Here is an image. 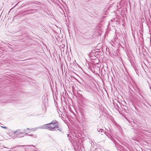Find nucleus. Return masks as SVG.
<instances>
[{
	"label": "nucleus",
	"mask_w": 151,
	"mask_h": 151,
	"mask_svg": "<svg viewBox=\"0 0 151 151\" xmlns=\"http://www.w3.org/2000/svg\"><path fill=\"white\" fill-rule=\"evenodd\" d=\"M43 128L51 131H60L58 122L56 121H53L50 123L44 125Z\"/></svg>",
	"instance_id": "obj_1"
},
{
	"label": "nucleus",
	"mask_w": 151,
	"mask_h": 151,
	"mask_svg": "<svg viewBox=\"0 0 151 151\" xmlns=\"http://www.w3.org/2000/svg\"><path fill=\"white\" fill-rule=\"evenodd\" d=\"M26 130V129L24 130V132H21L20 130H18L17 131L14 132V133L15 134L17 133V137H23V135L24 133L26 134L28 133L27 132Z\"/></svg>",
	"instance_id": "obj_2"
},
{
	"label": "nucleus",
	"mask_w": 151,
	"mask_h": 151,
	"mask_svg": "<svg viewBox=\"0 0 151 151\" xmlns=\"http://www.w3.org/2000/svg\"><path fill=\"white\" fill-rule=\"evenodd\" d=\"M38 128H32V129H30V130H32L33 131H35L36 130H37V129Z\"/></svg>",
	"instance_id": "obj_3"
},
{
	"label": "nucleus",
	"mask_w": 151,
	"mask_h": 151,
	"mask_svg": "<svg viewBox=\"0 0 151 151\" xmlns=\"http://www.w3.org/2000/svg\"><path fill=\"white\" fill-rule=\"evenodd\" d=\"M98 131V132H102L103 130V129H97Z\"/></svg>",
	"instance_id": "obj_4"
},
{
	"label": "nucleus",
	"mask_w": 151,
	"mask_h": 151,
	"mask_svg": "<svg viewBox=\"0 0 151 151\" xmlns=\"http://www.w3.org/2000/svg\"><path fill=\"white\" fill-rule=\"evenodd\" d=\"M2 127L4 129H6L7 128L6 127Z\"/></svg>",
	"instance_id": "obj_5"
},
{
	"label": "nucleus",
	"mask_w": 151,
	"mask_h": 151,
	"mask_svg": "<svg viewBox=\"0 0 151 151\" xmlns=\"http://www.w3.org/2000/svg\"><path fill=\"white\" fill-rule=\"evenodd\" d=\"M63 67H61V69H62L63 71Z\"/></svg>",
	"instance_id": "obj_6"
},
{
	"label": "nucleus",
	"mask_w": 151,
	"mask_h": 151,
	"mask_svg": "<svg viewBox=\"0 0 151 151\" xmlns=\"http://www.w3.org/2000/svg\"><path fill=\"white\" fill-rule=\"evenodd\" d=\"M91 64H92L91 63H89L88 64L89 66L90 65H91Z\"/></svg>",
	"instance_id": "obj_7"
},
{
	"label": "nucleus",
	"mask_w": 151,
	"mask_h": 151,
	"mask_svg": "<svg viewBox=\"0 0 151 151\" xmlns=\"http://www.w3.org/2000/svg\"><path fill=\"white\" fill-rule=\"evenodd\" d=\"M22 146V145H21V146H20V145H18L16 147H20V146Z\"/></svg>",
	"instance_id": "obj_8"
},
{
	"label": "nucleus",
	"mask_w": 151,
	"mask_h": 151,
	"mask_svg": "<svg viewBox=\"0 0 151 151\" xmlns=\"http://www.w3.org/2000/svg\"><path fill=\"white\" fill-rule=\"evenodd\" d=\"M27 129H28V130H30V129H29V128H27Z\"/></svg>",
	"instance_id": "obj_9"
},
{
	"label": "nucleus",
	"mask_w": 151,
	"mask_h": 151,
	"mask_svg": "<svg viewBox=\"0 0 151 151\" xmlns=\"http://www.w3.org/2000/svg\"><path fill=\"white\" fill-rule=\"evenodd\" d=\"M91 68V67H90V66L89 67V68H88L89 69V68Z\"/></svg>",
	"instance_id": "obj_10"
},
{
	"label": "nucleus",
	"mask_w": 151,
	"mask_h": 151,
	"mask_svg": "<svg viewBox=\"0 0 151 151\" xmlns=\"http://www.w3.org/2000/svg\"><path fill=\"white\" fill-rule=\"evenodd\" d=\"M70 67H69V68H68V69H70Z\"/></svg>",
	"instance_id": "obj_11"
},
{
	"label": "nucleus",
	"mask_w": 151,
	"mask_h": 151,
	"mask_svg": "<svg viewBox=\"0 0 151 151\" xmlns=\"http://www.w3.org/2000/svg\"><path fill=\"white\" fill-rule=\"evenodd\" d=\"M16 147H13V148H12V149L14 148H15Z\"/></svg>",
	"instance_id": "obj_12"
},
{
	"label": "nucleus",
	"mask_w": 151,
	"mask_h": 151,
	"mask_svg": "<svg viewBox=\"0 0 151 151\" xmlns=\"http://www.w3.org/2000/svg\"><path fill=\"white\" fill-rule=\"evenodd\" d=\"M64 67V69H65V67Z\"/></svg>",
	"instance_id": "obj_13"
},
{
	"label": "nucleus",
	"mask_w": 151,
	"mask_h": 151,
	"mask_svg": "<svg viewBox=\"0 0 151 151\" xmlns=\"http://www.w3.org/2000/svg\"><path fill=\"white\" fill-rule=\"evenodd\" d=\"M4 147V148H6V147Z\"/></svg>",
	"instance_id": "obj_14"
},
{
	"label": "nucleus",
	"mask_w": 151,
	"mask_h": 151,
	"mask_svg": "<svg viewBox=\"0 0 151 151\" xmlns=\"http://www.w3.org/2000/svg\"><path fill=\"white\" fill-rule=\"evenodd\" d=\"M77 65H78V64H77ZM78 65V66H79V65Z\"/></svg>",
	"instance_id": "obj_15"
},
{
	"label": "nucleus",
	"mask_w": 151,
	"mask_h": 151,
	"mask_svg": "<svg viewBox=\"0 0 151 151\" xmlns=\"http://www.w3.org/2000/svg\"><path fill=\"white\" fill-rule=\"evenodd\" d=\"M28 11H25V12H27Z\"/></svg>",
	"instance_id": "obj_16"
}]
</instances>
